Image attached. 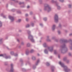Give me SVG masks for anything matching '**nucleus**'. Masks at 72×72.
<instances>
[{"label": "nucleus", "mask_w": 72, "mask_h": 72, "mask_svg": "<svg viewBox=\"0 0 72 72\" xmlns=\"http://www.w3.org/2000/svg\"><path fill=\"white\" fill-rule=\"evenodd\" d=\"M59 63L62 67L64 68V69L66 72H68V71H70V69H68V68H67L66 66H64V64L62 63V62H60Z\"/></svg>", "instance_id": "1"}, {"label": "nucleus", "mask_w": 72, "mask_h": 72, "mask_svg": "<svg viewBox=\"0 0 72 72\" xmlns=\"http://www.w3.org/2000/svg\"><path fill=\"white\" fill-rule=\"evenodd\" d=\"M28 33L29 35L28 37V39H30V40L31 41H32V42H35V40H34L33 39V36H32V35L30 34V31H28Z\"/></svg>", "instance_id": "2"}, {"label": "nucleus", "mask_w": 72, "mask_h": 72, "mask_svg": "<svg viewBox=\"0 0 72 72\" xmlns=\"http://www.w3.org/2000/svg\"><path fill=\"white\" fill-rule=\"evenodd\" d=\"M46 9H48V12H49L51 10V8L47 4L44 7V10H46Z\"/></svg>", "instance_id": "3"}, {"label": "nucleus", "mask_w": 72, "mask_h": 72, "mask_svg": "<svg viewBox=\"0 0 72 72\" xmlns=\"http://www.w3.org/2000/svg\"><path fill=\"white\" fill-rule=\"evenodd\" d=\"M54 19L55 22H57L58 21V15H55Z\"/></svg>", "instance_id": "4"}, {"label": "nucleus", "mask_w": 72, "mask_h": 72, "mask_svg": "<svg viewBox=\"0 0 72 72\" xmlns=\"http://www.w3.org/2000/svg\"><path fill=\"white\" fill-rule=\"evenodd\" d=\"M9 19H10L11 20L12 22H13V21H14V18H13L12 17L10 16H9Z\"/></svg>", "instance_id": "5"}, {"label": "nucleus", "mask_w": 72, "mask_h": 72, "mask_svg": "<svg viewBox=\"0 0 72 72\" xmlns=\"http://www.w3.org/2000/svg\"><path fill=\"white\" fill-rule=\"evenodd\" d=\"M13 64H11V69L10 70L11 72H13Z\"/></svg>", "instance_id": "6"}, {"label": "nucleus", "mask_w": 72, "mask_h": 72, "mask_svg": "<svg viewBox=\"0 0 72 72\" xmlns=\"http://www.w3.org/2000/svg\"><path fill=\"white\" fill-rule=\"evenodd\" d=\"M48 50L51 52L53 51V48H51V47H48Z\"/></svg>", "instance_id": "7"}, {"label": "nucleus", "mask_w": 72, "mask_h": 72, "mask_svg": "<svg viewBox=\"0 0 72 72\" xmlns=\"http://www.w3.org/2000/svg\"><path fill=\"white\" fill-rule=\"evenodd\" d=\"M55 27V25H53V26L52 28V30H54Z\"/></svg>", "instance_id": "8"}, {"label": "nucleus", "mask_w": 72, "mask_h": 72, "mask_svg": "<svg viewBox=\"0 0 72 72\" xmlns=\"http://www.w3.org/2000/svg\"><path fill=\"white\" fill-rule=\"evenodd\" d=\"M32 58L33 60H35L36 59V58L34 56H33Z\"/></svg>", "instance_id": "9"}, {"label": "nucleus", "mask_w": 72, "mask_h": 72, "mask_svg": "<svg viewBox=\"0 0 72 72\" xmlns=\"http://www.w3.org/2000/svg\"><path fill=\"white\" fill-rule=\"evenodd\" d=\"M33 52H34V50H31L30 52L31 53H33Z\"/></svg>", "instance_id": "10"}, {"label": "nucleus", "mask_w": 72, "mask_h": 72, "mask_svg": "<svg viewBox=\"0 0 72 72\" xmlns=\"http://www.w3.org/2000/svg\"><path fill=\"white\" fill-rule=\"evenodd\" d=\"M44 53H46V54H47L48 53V51H47L46 49L45 50Z\"/></svg>", "instance_id": "11"}, {"label": "nucleus", "mask_w": 72, "mask_h": 72, "mask_svg": "<svg viewBox=\"0 0 72 72\" xmlns=\"http://www.w3.org/2000/svg\"><path fill=\"white\" fill-rule=\"evenodd\" d=\"M30 44L29 43H28L27 44V46L28 47H29V46H30Z\"/></svg>", "instance_id": "12"}, {"label": "nucleus", "mask_w": 72, "mask_h": 72, "mask_svg": "<svg viewBox=\"0 0 72 72\" xmlns=\"http://www.w3.org/2000/svg\"><path fill=\"white\" fill-rule=\"evenodd\" d=\"M40 62V60H37V62L36 64V65H37V64H38V63H39Z\"/></svg>", "instance_id": "13"}, {"label": "nucleus", "mask_w": 72, "mask_h": 72, "mask_svg": "<svg viewBox=\"0 0 72 72\" xmlns=\"http://www.w3.org/2000/svg\"><path fill=\"white\" fill-rule=\"evenodd\" d=\"M43 46H44V47H46V43H44L43 44Z\"/></svg>", "instance_id": "14"}, {"label": "nucleus", "mask_w": 72, "mask_h": 72, "mask_svg": "<svg viewBox=\"0 0 72 72\" xmlns=\"http://www.w3.org/2000/svg\"><path fill=\"white\" fill-rule=\"evenodd\" d=\"M30 52H28V51H27L26 52V55H28V53H29Z\"/></svg>", "instance_id": "15"}, {"label": "nucleus", "mask_w": 72, "mask_h": 72, "mask_svg": "<svg viewBox=\"0 0 72 72\" xmlns=\"http://www.w3.org/2000/svg\"><path fill=\"white\" fill-rule=\"evenodd\" d=\"M46 65L47 66H49L50 65V64H49V63L48 62H47Z\"/></svg>", "instance_id": "16"}, {"label": "nucleus", "mask_w": 72, "mask_h": 72, "mask_svg": "<svg viewBox=\"0 0 72 72\" xmlns=\"http://www.w3.org/2000/svg\"><path fill=\"white\" fill-rule=\"evenodd\" d=\"M10 54L12 55H13V54H14V52H10Z\"/></svg>", "instance_id": "17"}, {"label": "nucleus", "mask_w": 72, "mask_h": 72, "mask_svg": "<svg viewBox=\"0 0 72 72\" xmlns=\"http://www.w3.org/2000/svg\"><path fill=\"white\" fill-rule=\"evenodd\" d=\"M2 26V23L1 22H0V27H1Z\"/></svg>", "instance_id": "18"}, {"label": "nucleus", "mask_w": 72, "mask_h": 72, "mask_svg": "<svg viewBox=\"0 0 72 72\" xmlns=\"http://www.w3.org/2000/svg\"><path fill=\"white\" fill-rule=\"evenodd\" d=\"M30 27V25H29L28 24L26 26V27L27 28V27Z\"/></svg>", "instance_id": "19"}, {"label": "nucleus", "mask_w": 72, "mask_h": 72, "mask_svg": "<svg viewBox=\"0 0 72 72\" xmlns=\"http://www.w3.org/2000/svg\"><path fill=\"white\" fill-rule=\"evenodd\" d=\"M44 20V21H46V20H47V19H46V18H44V19H43Z\"/></svg>", "instance_id": "20"}, {"label": "nucleus", "mask_w": 72, "mask_h": 72, "mask_svg": "<svg viewBox=\"0 0 72 72\" xmlns=\"http://www.w3.org/2000/svg\"><path fill=\"white\" fill-rule=\"evenodd\" d=\"M57 8L58 9H60V6H58Z\"/></svg>", "instance_id": "21"}, {"label": "nucleus", "mask_w": 72, "mask_h": 72, "mask_svg": "<svg viewBox=\"0 0 72 72\" xmlns=\"http://www.w3.org/2000/svg\"><path fill=\"white\" fill-rule=\"evenodd\" d=\"M21 20L19 19V20H18L17 22H21Z\"/></svg>", "instance_id": "22"}, {"label": "nucleus", "mask_w": 72, "mask_h": 72, "mask_svg": "<svg viewBox=\"0 0 72 72\" xmlns=\"http://www.w3.org/2000/svg\"><path fill=\"white\" fill-rule=\"evenodd\" d=\"M10 58V57H5L6 59H8V58Z\"/></svg>", "instance_id": "23"}, {"label": "nucleus", "mask_w": 72, "mask_h": 72, "mask_svg": "<svg viewBox=\"0 0 72 72\" xmlns=\"http://www.w3.org/2000/svg\"><path fill=\"white\" fill-rule=\"evenodd\" d=\"M54 54H57V52L56 51V50L55 51Z\"/></svg>", "instance_id": "24"}, {"label": "nucleus", "mask_w": 72, "mask_h": 72, "mask_svg": "<svg viewBox=\"0 0 72 72\" xmlns=\"http://www.w3.org/2000/svg\"><path fill=\"white\" fill-rule=\"evenodd\" d=\"M3 56H4V55H0V57H3Z\"/></svg>", "instance_id": "25"}, {"label": "nucleus", "mask_w": 72, "mask_h": 72, "mask_svg": "<svg viewBox=\"0 0 72 72\" xmlns=\"http://www.w3.org/2000/svg\"><path fill=\"white\" fill-rule=\"evenodd\" d=\"M63 60H66V58L65 57L64 58Z\"/></svg>", "instance_id": "26"}, {"label": "nucleus", "mask_w": 72, "mask_h": 72, "mask_svg": "<svg viewBox=\"0 0 72 72\" xmlns=\"http://www.w3.org/2000/svg\"><path fill=\"white\" fill-rule=\"evenodd\" d=\"M60 1H61V2H63V0H59Z\"/></svg>", "instance_id": "27"}, {"label": "nucleus", "mask_w": 72, "mask_h": 72, "mask_svg": "<svg viewBox=\"0 0 72 72\" xmlns=\"http://www.w3.org/2000/svg\"><path fill=\"white\" fill-rule=\"evenodd\" d=\"M69 8H71V5H69Z\"/></svg>", "instance_id": "28"}, {"label": "nucleus", "mask_w": 72, "mask_h": 72, "mask_svg": "<svg viewBox=\"0 0 72 72\" xmlns=\"http://www.w3.org/2000/svg\"><path fill=\"white\" fill-rule=\"evenodd\" d=\"M58 34H60V31H58Z\"/></svg>", "instance_id": "29"}, {"label": "nucleus", "mask_w": 72, "mask_h": 72, "mask_svg": "<svg viewBox=\"0 0 72 72\" xmlns=\"http://www.w3.org/2000/svg\"><path fill=\"white\" fill-rule=\"evenodd\" d=\"M25 16H26V17H27V16H28V14H26V15H25Z\"/></svg>", "instance_id": "30"}, {"label": "nucleus", "mask_w": 72, "mask_h": 72, "mask_svg": "<svg viewBox=\"0 0 72 72\" xmlns=\"http://www.w3.org/2000/svg\"><path fill=\"white\" fill-rule=\"evenodd\" d=\"M67 40H65V41H64V42H67Z\"/></svg>", "instance_id": "31"}, {"label": "nucleus", "mask_w": 72, "mask_h": 72, "mask_svg": "<svg viewBox=\"0 0 72 72\" xmlns=\"http://www.w3.org/2000/svg\"><path fill=\"white\" fill-rule=\"evenodd\" d=\"M26 21H28V19L27 18L26 19Z\"/></svg>", "instance_id": "32"}, {"label": "nucleus", "mask_w": 72, "mask_h": 72, "mask_svg": "<svg viewBox=\"0 0 72 72\" xmlns=\"http://www.w3.org/2000/svg\"><path fill=\"white\" fill-rule=\"evenodd\" d=\"M31 25L32 26H33V23H32Z\"/></svg>", "instance_id": "33"}, {"label": "nucleus", "mask_w": 72, "mask_h": 72, "mask_svg": "<svg viewBox=\"0 0 72 72\" xmlns=\"http://www.w3.org/2000/svg\"><path fill=\"white\" fill-rule=\"evenodd\" d=\"M69 55L70 56H71V53H69Z\"/></svg>", "instance_id": "34"}, {"label": "nucleus", "mask_w": 72, "mask_h": 72, "mask_svg": "<svg viewBox=\"0 0 72 72\" xmlns=\"http://www.w3.org/2000/svg\"><path fill=\"white\" fill-rule=\"evenodd\" d=\"M32 14V12H30V14L31 15V14Z\"/></svg>", "instance_id": "35"}, {"label": "nucleus", "mask_w": 72, "mask_h": 72, "mask_svg": "<svg viewBox=\"0 0 72 72\" xmlns=\"http://www.w3.org/2000/svg\"><path fill=\"white\" fill-rule=\"evenodd\" d=\"M67 62L68 63L69 62V60H67Z\"/></svg>", "instance_id": "36"}, {"label": "nucleus", "mask_w": 72, "mask_h": 72, "mask_svg": "<svg viewBox=\"0 0 72 72\" xmlns=\"http://www.w3.org/2000/svg\"><path fill=\"white\" fill-rule=\"evenodd\" d=\"M27 8H30V6H28L27 7Z\"/></svg>", "instance_id": "37"}, {"label": "nucleus", "mask_w": 72, "mask_h": 72, "mask_svg": "<svg viewBox=\"0 0 72 72\" xmlns=\"http://www.w3.org/2000/svg\"><path fill=\"white\" fill-rule=\"evenodd\" d=\"M60 26H61V25H60V24H59V27H60Z\"/></svg>", "instance_id": "38"}, {"label": "nucleus", "mask_w": 72, "mask_h": 72, "mask_svg": "<svg viewBox=\"0 0 72 72\" xmlns=\"http://www.w3.org/2000/svg\"><path fill=\"white\" fill-rule=\"evenodd\" d=\"M71 35H72V34H69V35L70 36H71Z\"/></svg>", "instance_id": "39"}, {"label": "nucleus", "mask_w": 72, "mask_h": 72, "mask_svg": "<svg viewBox=\"0 0 72 72\" xmlns=\"http://www.w3.org/2000/svg\"><path fill=\"white\" fill-rule=\"evenodd\" d=\"M40 26H42V24H40Z\"/></svg>", "instance_id": "40"}, {"label": "nucleus", "mask_w": 72, "mask_h": 72, "mask_svg": "<svg viewBox=\"0 0 72 72\" xmlns=\"http://www.w3.org/2000/svg\"><path fill=\"white\" fill-rule=\"evenodd\" d=\"M47 41H50V40H47Z\"/></svg>", "instance_id": "41"}, {"label": "nucleus", "mask_w": 72, "mask_h": 72, "mask_svg": "<svg viewBox=\"0 0 72 72\" xmlns=\"http://www.w3.org/2000/svg\"><path fill=\"white\" fill-rule=\"evenodd\" d=\"M52 71H54V69H52Z\"/></svg>", "instance_id": "42"}, {"label": "nucleus", "mask_w": 72, "mask_h": 72, "mask_svg": "<svg viewBox=\"0 0 72 72\" xmlns=\"http://www.w3.org/2000/svg\"><path fill=\"white\" fill-rule=\"evenodd\" d=\"M2 40V39H1L0 40V42Z\"/></svg>", "instance_id": "43"}, {"label": "nucleus", "mask_w": 72, "mask_h": 72, "mask_svg": "<svg viewBox=\"0 0 72 72\" xmlns=\"http://www.w3.org/2000/svg\"><path fill=\"white\" fill-rule=\"evenodd\" d=\"M25 70V69H23V71H24Z\"/></svg>", "instance_id": "44"}, {"label": "nucleus", "mask_w": 72, "mask_h": 72, "mask_svg": "<svg viewBox=\"0 0 72 72\" xmlns=\"http://www.w3.org/2000/svg\"><path fill=\"white\" fill-rule=\"evenodd\" d=\"M22 4V3H19V4Z\"/></svg>", "instance_id": "45"}, {"label": "nucleus", "mask_w": 72, "mask_h": 72, "mask_svg": "<svg viewBox=\"0 0 72 72\" xmlns=\"http://www.w3.org/2000/svg\"><path fill=\"white\" fill-rule=\"evenodd\" d=\"M17 41L19 42V39H17Z\"/></svg>", "instance_id": "46"}, {"label": "nucleus", "mask_w": 72, "mask_h": 72, "mask_svg": "<svg viewBox=\"0 0 72 72\" xmlns=\"http://www.w3.org/2000/svg\"><path fill=\"white\" fill-rule=\"evenodd\" d=\"M58 58H60V57H59V56H58Z\"/></svg>", "instance_id": "47"}, {"label": "nucleus", "mask_w": 72, "mask_h": 72, "mask_svg": "<svg viewBox=\"0 0 72 72\" xmlns=\"http://www.w3.org/2000/svg\"><path fill=\"white\" fill-rule=\"evenodd\" d=\"M52 3H53V2H54V1H52Z\"/></svg>", "instance_id": "48"}, {"label": "nucleus", "mask_w": 72, "mask_h": 72, "mask_svg": "<svg viewBox=\"0 0 72 72\" xmlns=\"http://www.w3.org/2000/svg\"><path fill=\"white\" fill-rule=\"evenodd\" d=\"M38 56H39L40 55H39V54H38Z\"/></svg>", "instance_id": "49"}, {"label": "nucleus", "mask_w": 72, "mask_h": 72, "mask_svg": "<svg viewBox=\"0 0 72 72\" xmlns=\"http://www.w3.org/2000/svg\"><path fill=\"white\" fill-rule=\"evenodd\" d=\"M71 48H72V47H70V49L72 50V49Z\"/></svg>", "instance_id": "50"}, {"label": "nucleus", "mask_w": 72, "mask_h": 72, "mask_svg": "<svg viewBox=\"0 0 72 72\" xmlns=\"http://www.w3.org/2000/svg\"><path fill=\"white\" fill-rule=\"evenodd\" d=\"M19 32H21V30H19Z\"/></svg>", "instance_id": "51"}, {"label": "nucleus", "mask_w": 72, "mask_h": 72, "mask_svg": "<svg viewBox=\"0 0 72 72\" xmlns=\"http://www.w3.org/2000/svg\"><path fill=\"white\" fill-rule=\"evenodd\" d=\"M47 37H48H48H49V36H48Z\"/></svg>", "instance_id": "52"}, {"label": "nucleus", "mask_w": 72, "mask_h": 72, "mask_svg": "<svg viewBox=\"0 0 72 72\" xmlns=\"http://www.w3.org/2000/svg\"><path fill=\"white\" fill-rule=\"evenodd\" d=\"M52 39H54V38H52Z\"/></svg>", "instance_id": "53"}, {"label": "nucleus", "mask_w": 72, "mask_h": 72, "mask_svg": "<svg viewBox=\"0 0 72 72\" xmlns=\"http://www.w3.org/2000/svg\"><path fill=\"white\" fill-rule=\"evenodd\" d=\"M64 46H65V45H64Z\"/></svg>", "instance_id": "54"}, {"label": "nucleus", "mask_w": 72, "mask_h": 72, "mask_svg": "<svg viewBox=\"0 0 72 72\" xmlns=\"http://www.w3.org/2000/svg\"><path fill=\"white\" fill-rule=\"evenodd\" d=\"M17 55H18L17 54Z\"/></svg>", "instance_id": "55"}, {"label": "nucleus", "mask_w": 72, "mask_h": 72, "mask_svg": "<svg viewBox=\"0 0 72 72\" xmlns=\"http://www.w3.org/2000/svg\"><path fill=\"white\" fill-rule=\"evenodd\" d=\"M70 40V41H71V40Z\"/></svg>", "instance_id": "56"}]
</instances>
